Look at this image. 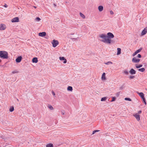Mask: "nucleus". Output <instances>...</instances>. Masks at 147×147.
Wrapping results in <instances>:
<instances>
[{"label":"nucleus","mask_w":147,"mask_h":147,"mask_svg":"<svg viewBox=\"0 0 147 147\" xmlns=\"http://www.w3.org/2000/svg\"><path fill=\"white\" fill-rule=\"evenodd\" d=\"M99 36L103 40L101 41L106 43L110 44L111 42V39L113 38L114 36L113 33L109 32L107 34V36L104 34H102L100 35Z\"/></svg>","instance_id":"obj_1"},{"label":"nucleus","mask_w":147,"mask_h":147,"mask_svg":"<svg viewBox=\"0 0 147 147\" xmlns=\"http://www.w3.org/2000/svg\"><path fill=\"white\" fill-rule=\"evenodd\" d=\"M7 53L5 51H0V57L3 59H7L8 57Z\"/></svg>","instance_id":"obj_2"},{"label":"nucleus","mask_w":147,"mask_h":147,"mask_svg":"<svg viewBox=\"0 0 147 147\" xmlns=\"http://www.w3.org/2000/svg\"><path fill=\"white\" fill-rule=\"evenodd\" d=\"M53 46L54 47H56L59 44V42L57 40H54L52 42Z\"/></svg>","instance_id":"obj_3"},{"label":"nucleus","mask_w":147,"mask_h":147,"mask_svg":"<svg viewBox=\"0 0 147 147\" xmlns=\"http://www.w3.org/2000/svg\"><path fill=\"white\" fill-rule=\"evenodd\" d=\"M147 33V27H145L142 31L141 33V35L143 36L145 35Z\"/></svg>","instance_id":"obj_4"},{"label":"nucleus","mask_w":147,"mask_h":147,"mask_svg":"<svg viewBox=\"0 0 147 147\" xmlns=\"http://www.w3.org/2000/svg\"><path fill=\"white\" fill-rule=\"evenodd\" d=\"M19 20V18L18 17H16L12 19L11 20V21L12 22H18Z\"/></svg>","instance_id":"obj_5"},{"label":"nucleus","mask_w":147,"mask_h":147,"mask_svg":"<svg viewBox=\"0 0 147 147\" xmlns=\"http://www.w3.org/2000/svg\"><path fill=\"white\" fill-rule=\"evenodd\" d=\"M140 61V59H137L136 57L133 58L132 60V61L135 63H138Z\"/></svg>","instance_id":"obj_6"},{"label":"nucleus","mask_w":147,"mask_h":147,"mask_svg":"<svg viewBox=\"0 0 147 147\" xmlns=\"http://www.w3.org/2000/svg\"><path fill=\"white\" fill-rule=\"evenodd\" d=\"M136 118V119L139 121L140 119V115L138 113L133 115Z\"/></svg>","instance_id":"obj_7"},{"label":"nucleus","mask_w":147,"mask_h":147,"mask_svg":"<svg viewBox=\"0 0 147 147\" xmlns=\"http://www.w3.org/2000/svg\"><path fill=\"white\" fill-rule=\"evenodd\" d=\"M22 59V57L21 56H19L16 59V61L17 63H19L21 61Z\"/></svg>","instance_id":"obj_8"},{"label":"nucleus","mask_w":147,"mask_h":147,"mask_svg":"<svg viewBox=\"0 0 147 147\" xmlns=\"http://www.w3.org/2000/svg\"><path fill=\"white\" fill-rule=\"evenodd\" d=\"M46 35V33L45 32H40L39 33V36L41 37H43L45 36Z\"/></svg>","instance_id":"obj_9"},{"label":"nucleus","mask_w":147,"mask_h":147,"mask_svg":"<svg viewBox=\"0 0 147 147\" xmlns=\"http://www.w3.org/2000/svg\"><path fill=\"white\" fill-rule=\"evenodd\" d=\"M59 59L60 60L64 61L63 63H67V61L66 59L64 57H60Z\"/></svg>","instance_id":"obj_10"},{"label":"nucleus","mask_w":147,"mask_h":147,"mask_svg":"<svg viewBox=\"0 0 147 147\" xmlns=\"http://www.w3.org/2000/svg\"><path fill=\"white\" fill-rule=\"evenodd\" d=\"M129 72L131 75L135 74H136V71L133 69H131Z\"/></svg>","instance_id":"obj_11"},{"label":"nucleus","mask_w":147,"mask_h":147,"mask_svg":"<svg viewBox=\"0 0 147 147\" xmlns=\"http://www.w3.org/2000/svg\"><path fill=\"white\" fill-rule=\"evenodd\" d=\"M0 27L1 30H4L6 28L4 24H1Z\"/></svg>","instance_id":"obj_12"},{"label":"nucleus","mask_w":147,"mask_h":147,"mask_svg":"<svg viewBox=\"0 0 147 147\" xmlns=\"http://www.w3.org/2000/svg\"><path fill=\"white\" fill-rule=\"evenodd\" d=\"M32 61L33 63H36L38 61V60L37 58L34 57L33 58L32 60Z\"/></svg>","instance_id":"obj_13"},{"label":"nucleus","mask_w":147,"mask_h":147,"mask_svg":"<svg viewBox=\"0 0 147 147\" xmlns=\"http://www.w3.org/2000/svg\"><path fill=\"white\" fill-rule=\"evenodd\" d=\"M98 9L99 11H102L103 9V7L101 5L99 6L98 7Z\"/></svg>","instance_id":"obj_14"},{"label":"nucleus","mask_w":147,"mask_h":147,"mask_svg":"<svg viewBox=\"0 0 147 147\" xmlns=\"http://www.w3.org/2000/svg\"><path fill=\"white\" fill-rule=\"evenodd\" d=\"M105 73H103L102 74L101 78L102 80H106V78L105 77Z\"/></svg>","instance_id":"obj_15"},{"label":"nucleus","mask_w":147,"mask_h":147,"mask_svg":"<svg viewBox=\"0 0 147 147\" xmlns=\"http://www.w3.org/2000/svg\"><path fill=\"white\" fill-rule=\"evenodd\" d=\"M137 93H138V94L139 96L141 97V98H142L144 97V94L143 93H142V92L139 93L138 92Z\"/></svg>","instance_id":"obj_16"},{"label":"nucleus","mask_w":147,"mask_h":147,"mask_svg":"<svg viewBox=\"0 0 147 147\" xmlns=\"http://www.w3.org/2000/svg\"><path fill=\"white\" fill-rule=\"evenodd\" d=\"M117 55H119L121 53V49L120 48H118L117 49Z\"/></svg>","instance_id":"obj_17"},{"label":"nucleus","mask_w":147,"mask_h":147,"mask_svg":"<svg viewBox=\"0 0 147 147\" xmlns=\"http://www.w3.org/2000/svg\"><path fill=\"white\" fill-rule=\"evenodd\" d=\"M67 90L68 91H72L73 90L72 87L71 86H69L67 87Z\"/></svg>","instance_id":"obj_18"},{"label":"nucleus","mask_w":147,"mask_h":147,"mask_svg":"<svg viewBox=\"0 0 147 147\" xmlns=\"http://www.w3.org/2000/svg\"><path fill=\"white\" fill-rule=\"evenodd\" d=\"M138 71L142 72H144L145 70V69L144 68H141L139 69H138Z\"/></svg>","instance_id":"obj_19"},{"label":"nucleus","mask_w":147,"mask_h":147,"mask_svg":"<svg viewBox=\"0 0 147 147\" xmlns=\"http://www.w3.org/2000/svg\"><path fill=\"white\" fill-rule=\"evenodd\" d=\"M48 107L51 110H53V107L50 105H48Z\"/></svg>","instance_id":"obj_20"},{"label":"nucleus","mask_w":147,"mask_h":147,"mask_svg":"<svg viewBox=\"0 0 147 147\" xmlns=\"http://www.w3.org/2000/svg\"><path fill=\"white\" fill-rule=\"evenodd\" d=\"M53 146L52 144H49L46 146V147H53Z\"/></svg>","instance_id":"obj_21"},{"label":"nucleus","mask_w":147,"mask_h":147,"mask_svg":"<svg viewBox=\"0 0 147 147\" xmlns=\"http://www.w3.org/2000/svg\"><path fill=\"white\" fill-rule=\"evenodd\" d=\"M80 16L82 18H83V19H84L85 18V16L82 13H80Z\"/></svg>","instance_id":"obj_22"},{"label":"nucleus","mask_w":147,"mask_h":147,"mask_svg":"<svg viewBox=\"0 0 147 147\" xmlns=\"http://www.w3.org/2000/svg\"><path fill=\"white\" fill-rule=\"evenodd\" d=\"M142 65L140 64L139 65H136V68H138L142 67Z\"/></svg>","instance_id":"obj_23"},{"label":"nucleus","mask_w":147,"mask_h":147,"mask_svg":"<svg viewBox=\"0 0 147 147\" xmlns=\"http://www.w3.org/2000/svg\"><path fill=\"white\" fill-rule=\"evenodd\" d=\"M14 110V108L13 107H11L9 109V111L11 112L13 111Z\"/></svg>","instance_id":"obj_24"},{"label":"nucleus","mask_w":147,"mask_h":147,"mask_svg":"<svg viewBox=\"0 0 147 147\" xmlns=\"http://www.w3.org/2000/svg\"><path fill=\"white\" fill-rule=\"evenodd\" d=\"M107 99V98L106 97H104L102 98L101 99V101H105Z\"/></svg>","instance_id":"obj_25"},{"label":"nucleus","mask_w":147,"mask_h":147,"mask_svg":"<svg viewBox=\"0 0 147 147\" xmlns=\"http://www.w3.org/2000/svg\"><path fill=\"white\" fill-rule=\"evenodd\" d=\"M123 73L126 74V75H128L129 74V72H128V71H127V70H124L123 72Z\"/></svg>","instance_id":"obj_26"},{"label":"nucleus","mask_w":147,"mask_h":147,"mask_svg":"<svg viewBox=\"0 0 147 147\" xmlns=\"http://www.w3.org/2000/svg\"><path fill=\"white\" fill-rule=\"evenodd\" d=\"M142 48H140V49H138V50H136V53H138L140 52L142 50Z\"/></svg>","instance_id":"obj_27"},{"label":"nucleus","mask_w":147,"mask_h":147,"mask_svg":"<svg viewBox=\"0 0 147 147\" xmlns=\"http://www.w3.org/2000/svg\"><path fill=\"white\" fill-rule=\"evenodd\" d=\"M105 63L106 65H110L112 64V63L111 61H108L106 63Z\"/></svg>","instance_id":"obj_28"},{"label":"nucleus","mask_w":147,"mask_h":147,"mask_svg":"<svg viewBox=\"0 0 147 147\" xmlns=\"http://www.w3.org/2000/svg\"><path fill=\"white\" fill-rule=\"evenodd\" d=\"M41 20V19L39 17H37L35 19V20L37 22H39Z\"/></svg>","instance_id":"obj_29"},{"label":"nucleus","mask_w":147,"mask_h":147,"mask_svg":"<svg viewBox=\"0 0 147 147\" xmlns=\"http://www.w3.org/2000/svg\"><path fill=\"white\" fill-rule=\"evenodd\" d=\"M125 99L126 100H128L129 101H131V99L130 98H125Z\"/></svg>","instance_id":"obj_30"},{"label":"nucleus","mask_w":147,"mask_h":147,"mask_svg":"<svg viewBox=\"0 0 147 147\" xmlns=\"http://www.w3.org/2000/svg\"><path fill=\"white\" fill-rule=\"evenodd\" d=\"M100 131L99 130H94L93 131V133H92V134H94L96 132H98L99 131Z\"/></svg>","instance_id":"obj_31"},{"label":"nucleus","mask_w":147,"mask_h":147,"mask_svg":"<svg viewBox=\"0 0 147 147\" xmlns=\"http://www.w3.org/2000/svg\"><path fill=\"white\" fill-rule=\"evenodd\" d=\"M116 98L115 97H112V100L111 101V102H113L115 100Z\"/></svg>","instance_id":"obj_32"},{"label":"nucleus","mask_w":147,"mask_h":147,"mask_svg":"<svg viewBox=\"0 0 147 147\" xmlns=\"http://www.w3.org/2000/svg\"><path fill=\"white\" fill-rule=\"evenodd\" d=\"M120 92H117L116 94V96H117V97H118L119 96L120 94Z\"/></svg>","instance_id":"obj_33"},{"label":"nucleus","mask_w":147,"mask_h":147,"mask_svg":"<svg viewBox=\"0 0 147 147\" xmlns=\"http://www.w3.org/2000/svg\"><path fill=\"white\" fill-rule=\"evenodd\" d=\"M134 78V76H129V78L130 79H133Z\"/></svg>","instance_id":"obj_34"},{"label":"nucleus","mask_w":147,"mask_h":147,"mask_svg":"<svg viewBox=\"0 0 147 147\" xmlns=\"http://www.w3.org/2000/svg\"><path fill=\"white\" fill-rule=\"evenodd\" d=\"M137 53H136V51H135L132 55V56H135Z\"/></svg>","instance_id":"obj_35"},{"label":"nucleus","mask_w":147,"mask_h":147,"mask_svg":"<svg viewBox=\"0 0 147 147\" xmlns=\"http://www.w3.org/2000/svg\"><path fill=\"white\" fill-rule=\"evenodd\" d=\"M18 72V71H14L12 72V73L13 74L17 73Z\"/></svg>","instance_id":"obj_36"},{"label":"nucleus","mask_w":147,"mask_h":147,"mask_svg":"<svg viewBox=\"0 0 147 147\" xmlns=\"http://www.w3.org/2000/svg\"><path fill=\"white\" fill-rule=\"evenodd\" d=\"M137 57L139 58H141V55L140 54H138L137 55Z\"/></svg>","instance_id":"obj_37"},{"label":"nucleus","mask_w":147,"mask_h":147,"mask_svg":"<svg viewBox=\"0 0 147 147\" xmlns=\"http://www.w3.org/2000/svg\"><path fill=\"white\" fill-rule=\"evenodd\" d=\"M142 99L143 100V102L144 101H146V100H145V98H144V97H142Z\"/></svg>","instance_id":"obj_38"},{"label":"nucleus","mask_w":147,"mask_h":147,"mask_svg":"<svg viewBox=\"0 0 147 147\" xmlns=\"http://www.w3.org/2000/svg\"><path fill=\"white\" fill-rule=\"evenodd\" d=\"M110 14L111 15H113L114 14L113 12L112 11H110Z\"/></svg>","instance_id":"obj_39"},{"label":"nucleus","mask_w":147,"mask_h":147,"mask_svg":"<svg viewBox=\"0 0 147 147\" xmlns=\"http://www.w3.org/2000/svg\"><path fill=\"white\" fill-rule=\"evenodd\" d=\"M52 93L53 96H55V94L54 92L53 91L52 92Z\"/></svg>","instance_id":"obj_40"},{"label":"nucleus","mask_w":147,"mask_h":147,"mask_svg":"<svg viewBox=\"0 0 147 147\" xmlns=\"http://www.w3.org/2000/svg\"><path fill=\"white\" fill-rule=\"evenodd\" d=\"M142 113V111H139L138 112V114H140Z\"/></svg>","instance_id":"obj_41"},{"label":"nucleus","mask_w":147,"mask_h":147,"mask_svg":"<svg viewBox=\"0 0 147 147\" xmlns=\"http://www.w3.org/2000/svg\"><path fill=\"white\" fill-rule=\"evenodd\" d=\"M4 6L5 7H7V5L6 4H5L4 5Z\"/></svg>","instance_id":"obj_42"},{"label":"nucleus","mask_w":147,"mask_h":147,"mask_svg":"<svg viewBox=\"0 0 147 147\" xmlns=\"http://www.w3.org/2000/svg\"><path fill=\"white\" fill-rule=\"evenodd\" d=\"M144 104H145V105H146V101H144Z\"/></svg>","instance_id":"obj_43"},{"label":"nucleus","mask_w":147,"mask_h":147,"mask_svg":"<svg viewBox=\"0 0 147 147\" xmlns=\"http://www.w3.org/2000/svg\"><path fill=\"white\" fill-rule=\"evenodd\" d=\"M120 88L121 89H122L123 88V87L122 86L120 87Z\"/></svg>","instance_id":"obj_44"},{"label":"nucleus","mask_w":147,"mask_h":147,"mask_svg":"<svg viewBox=\"0 0 147 147\" xmlns=\"http://www.w3.org/2000/svg\"><path fill=\"white\" fill-rule=\"evenodd\" d=\"M34 7L35 8H36V7L34 6Z\"/></svg>","instance_id":"obj_45"},{"label":"nucleus","mask_w":147,"mask_h":147,"mask_svg":"<svg viewBox=\"0 0 147 147\" xmlns=\"http://www.w3.org/2000/svg\"><path fill=\"white\" fill-rule=\"evenodd\" d=\"M62 114H63V115H64V113H62Z\"/></svg>","instance_id":"obj_46"},{"label":"nucleus","mask_w":147,"mask_h":147,"mask_svg":"<svg viewBox=\"0 0 147 147\" xmlns=\"http://www.w3.org/2000/svg\"><path fill=\"white\" fill-rule=\"evenodd\" d=\"M1 61V60L0 59V62Z\"/></svg>","instance_id":"obj_47"}]
</instances>
